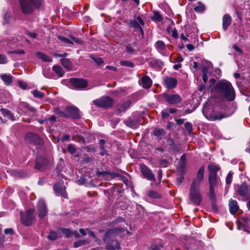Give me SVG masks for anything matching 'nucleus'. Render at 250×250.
Listing matches in <instances>:
<instances>
[{
  "label": "nucleus",
  "mask_w": 250,
  "mask_h": 250,
  "mask_svg": "<svg viewBox=\"0 0 250 250\" xmlns=\"http://www.w3.org/2000/svg\"><path fill=\"white\" fill-rule=\"evenodd\" d=\"M212 92L217 97L228 101H233L235 97V92L231 84L227 81L217 83Z\"/></svg>",
  "instance_id": "1"
},
{
  "label": "nucleus",
  "mask_w": 250,
  "mask_h": 250,
  "mask_svg": "<svg viewBox=\"0 0 250 250\" xmlns=\"http://www.w3.org/2000/svg\"><path fill=\"white\" fill-rule=\"evenodd\" d=\"M124 231V229L122 228L118 227L110 229L105 233L103 241L106 243L105 249L107 250H115L120 249V244L115 238L118 234Z\"/></svg>",
  "instance_id": "2"
},
{
  "label": "nucleus",
  "mask_w": 250,
  "mask_h": 250,
  "mask_svg": "<svg viewBox=\"0 0 250 250\" xmlns=\"http://www.w3.org/2000/svg\"><path fill=\"white\" fill-rule=\"evenodd\" d=\"M21 9L24 14L32 13L34 9H38L43 6L44 0H19Z\"/></svg>",
  "instance_id": "3"
},
{
  "label": "nucleus",
  "mask_w": 250,
  "mask_h": 250,
  "mask_svg": "<svg viewBox=\"0 0 250 250\" xmlns=\"http://www.w3.org/2000/svg\"><path fill=\"white\" fill-rule=\"evenodd\" d=\"M189 200L190 202L195 206H199L202 197L200 192L199 187L191 185L189 188Z\"/></svg>",
  "instance_id": "4"
},
{
  "label": "nucleus",
  "mask_w": 250,
  "mask_h": 250,
  "mask_svg": "<svg viewBox=\"0 0 250 250\" xmlns=\"http://www.w3.org/2000/svg\"><path fill=\"white\" fill-rule=\"evenodd\" d=\"M34 209H29L25 214L20 213L21 222L22 224L26 226H31L35 219Z\"/></svg>",
  "instance_id": "5"
},
{
  "label": "nucleus",
  "mask_w": 250,
  "mask_h": 250,
  "mask_svg": "<svg viewBox=\"0 0 250 250\" xmlns=\"http://www.w3.org/2000/svg\"><path fill=\"white\" fill-rule=\"evenodd\" d=\"M220 179L217 175H209L208 182L209 184V193L210 198L215 201L216 200V196L214 192V187L219 184Z\"/></svg>",
  "instance_id": "6"
},
{
  "label": "nucleus",
  "mask_w": 250,
  "mask_h": 250,
  "mask_svg": "<svg viewBox=\"0 0 250 250\" xmlns=\"http://www.w3.org/2000/svg\"><path fill=\"white\" fill-rule=\"evenodd\" d=\"M93 103L97 106L107 108L112 105L113 101L109 97H104L100 99L94 100Z\"/></svg>",
  "instance_id": "7"
},
{
  "label": "nucleus",
  "mask_w": 250,
  "mask_h": 250,
  "mask_svg": "<svg viewBox=\"0 0 250 250\" xmlns=\"http://www.w3.org/2000/svg\"><path fill=\"white\" fill-rule=\"evenodd\" d=\"M140 169L144 178L150 181H156L155 175L148 167L144 164L141 165Z\"/></svg>",
  "instance_id": "8"
},
{
  "label": "nucleus",
  "mask_w": 250,
  "mask_h": 250,
  "mask_svg": "<svg viewBox=\"0 0 250 250\" xmlns=\"http://www.w3.org/2000/svg\"><path fill=\"white\" fill-rule=\"evenodd\" d=\"M236 190L237 193L242 197L250 196V185H248L246 182L237 185Z\"/></svg>",
  "instance_id": "9"
},
{
  "label": "nucleus",
  "mask_w": 250,
  "mask_h": 250,
  "mask_svg": "<svg viewBox=\"0 0 250 250\" xmlns=\"http://www.w3.org/2000/svg\"><path fill=\"white\" fill-rule=\"evenodd\" d=\"M25 139L28 143L36 145H42L43 143L42 140L38 135L32 132L27 133L25 136Z\"/></svg>",
  "instance_id": "10"
},
{
  "label": "nucleus",
  "mask_w": 250,
  "mask_h": 250,
  "mask_svg": "<svg viewBox=\"0 0 250 250\" xmlns=\"http://www.w3.org/2000/svg\"><path fill=\"white\" fill-rule=\"evenodd\" d=\"M37 210L38 217L40 218L44 217L47 213V208L44 200L40 199L37 205Z\"/></svg>",
  "instance_id": "11"
},
{
  "label": "nucleus",
  "mask_w": 250,
  "mask_h": 250,
  "mask_svg": "<svg viewBox=\"0 0 250 250\" xmlns=\"http://www.w3.org/2000/svg\"><path fill=\"white\" fill-rule=\"evenodd\" d=\"M164 98L167 102L170 104H179L182 101V98L178 94H164Z\"/></svg>",
  "instance_id": "12"
},
{
  "label": "nucleus",
  "mask_w": 250,
  "mask_h": 250,
  "mask_svg": "<svg viewBox=\"0 0 250 250\" xmlns=\"http://www.w3.org/2000/svg\"><path fill=\"white\" fill-rule=\"evenodd\" d=\"M205 167L202 166L198 171L196 177L193 180L191 185L199 187L200 185L204 180Z\"/></svg>",
  "instance_id": "13"
},
{
  "label": "nucleus",
  "mask_w": 250,
  "mask_h": 250,
  "mask_svg": "<svg viewBox=\"0 0 250 250\" xmlns=\"http://www.w3.org/2000/svg\"><path fill=\"white\" fill-rule=\"evenodd\" d=\"M144 24V21L140 16L136 17V20H131L130 22V26L139 31L142 35H144V31L140 24L143 26Z\"/></svg>",
  "instance_id": "14"
},
{
  "label": "nucleus",
  "mask_w": 250,
  "mask_h": 250,
  "mask_svg": "<svg viewBox=\"0 0 250 250\" xmlns=\"http://www.w3.org/2000/svg\"><path fill=\"white\" fill-rule=\"evenodd\" d=\"M49 161L47 159L43 158L42 157H39L36 160V163L35 166V168L36 169L40 171L44 170L46 169Z\"/></svg>",
  "instance_id": "15"
},
{
  "label": "nucleus",
  "mask_w": 250,
  "mask_h": 250,
  "mask_svg": "<svg viewBox=\"0 0 250 250\" xmlns=\"http://www.w3.org/2000/svg\"><path fill=\"white\" fill-rule=\"evenodd\" d=\"M54 190L58 195L67 198V194L66 192V188L61 182L56 183L53 187Z\"/></svg>",
  "instance_id": "16"
},
{
  "label": "nucleus",
  "mask_w": 250,
  "mask_h": 250,
  "mask_svg": "<svg viewBox=\"0 0 250 250\" xmlns=\"http://www.w3.org/2000/svg\"><path fill=\"white\" fill-rule=\"evenodd\" d=\"M71 84L77 88H84L87 86V81L85 80L78 78H72L70 80Z\"/></svg>",
  "instance_id": "17"
},
{
  "label": "nucleus",
  "mask_w": 250,
  "mask_h": 250,
  "mask_svg": "<svg viewBox=\"0 0 250 250\" xmlns=\"http://www.w3.org/2000/svg\"><path fill=\"white\" fill-rule=\"evenodd\" d=\"M164 85L167 89L175 88L177 84L176 79L172 77H166L163 79Z\"/></svg>",
  "instance_id": "18"
},
{
  "label": "nucleus",
  "mask_w": 250,
  "mask_h": 250,
  "mask_svg": "<svg viewBox=\"0 0 250 250\" xmlns=\"http://www.w3.org/2000/svg\"><path fill=\"white\" fill-rule=\"evenodd\" d=\"M66 111L69 116L74 119H78L80 118L79 110L75 107H67Z\"/></svg>",
  "instance_id": "19"
},
{
  "label": "nucleus",
  "mask_w": 250,
  "mask_h": 250,
  "mask_svg": "<svg viewBox=\"0 0 250 250\" xmlns=\"http://www.w3.org/2000/svg\"><path fill=\"white\" fill-rule=\"evenodd\" d=\"M98 178L102 180H106L107 176L110 175L111 177H118L120 176V175L118 173L114 172H110L109 171H97L96 172Z\"/></svg>",
  "instance_id": "20"
},
{
  "label": "nucleus",
  "mask_w": 250,
  "mask_h": 250,
  "mask_svg": "<svg viewBox=\"0 0 250 250\" xmlns=\"http://www.w3.org/2000/svg\"><path fill=\"white\" fill-rule=\"evenodd\" d=\"M232 19L229 14H225L222 19V26L224 31H226L231 23Z\"/></svg>",
  "instance_id": "21"
},
{
  "label": "nucleus",
  "mask_w": 250,
  "mask_h": 250,
  "mask_svg": "<svg viewBox=\"0 0 250 250\" xmlns=\"http://www.w3.org/2000/svg\"><path fill=\"white\" fill-rule=\"evenodd\" d=\"M229 211L232 214L236 213L238 210L239 207L238 205L237 201L232 199L229 203Z\"/></svg>",
  "instance_id": "22"
},
{
  "label": "nucleus",
  "mask_w": 250,
  "mask_h": 250,
  "mask_svg": "<svg viewBox=\"0 0 250 250\" xmlns=\"http://www.w3.org/2000/svg\"><path fill=\"white\" fill-rule=\"evenodd\" d=\"M226 117L227 116L224 114L213 111L207 118L209 120L216 121L218 120H221Z\"/></svg>",
  "instance_id": "23"
},
{
  "label": "nucleus",
  "mask_w": 250,
  "mask_h": 250,
  "mask_svg": "<svg viewBox=\"0 0 250 250\" xmlns=\"http://www.w3.org/2000/svg\"><path fill=\"white\" fill-rule=\"evenodd\" d=\"M131 105L130 101H126L117 104V109L120 112L125 111Z\"/></svg>",
  "instance_id": "24"
},
{
  "label": "nucleus",
  "mask_w": 250,
  "mask_h": 250,
  "mask_svg": "<svg viewBox=\"0 0 250 250\" xmlns=\"http://www.w3.org/2000/svg\"><path fill=\"white\" fill-rule=\"evenodd\" d=\"M142 86L144 88H149L152 85V81L147 76H145L141 79Z\"/></svg>",
  "instance_id": "25"
},
{
  "label": "nucleus",
  "mask_w": 250,
  "mask_h": 250,
  "mask_svg": "<svg viewBox=\"0 0 250 250\" xmlns=\"http://www.w3.org/2000/svg\"><path fill=\"white\" fill-rule=\"evenodd\" d=\"M167 146H169V151L170 152H177L179 151L178 146L175 144L173 140L169 138L167 140Z\"/></svg>",
  "instance_id": "26"
},
{
  "label": "nucleus",
  "mask_w": 250,
  "mask_h": 250,
  "mask_svg": "<svg viewBox=\"0 0 250 250\" xmlns=\"http://www.w3.org/2000/svg\"><path fill=\"white\" fill-rule=\"evenodd\" d=\"M220 167L217 166L210 164L208 166V169L209 171V175H217V172L219 170Z\"/></svg>",
  "instance_id": "27"
},
{
  "label": "nucleus",
  "mask_w": 250,
  "mask_h": 250,
  "mask_svg": "<svg viewBox=\"0 0 250 250\" xmlns=\"http://www.w3.org/2000/svg\"><path fill=\"white\" fill-rule=\"evenodd\" d=\"M165 130L163 128H155L153 131V134L160 139L166 134Z\"/></svg>",
  "instance_id": "28"
},
{
  "label": "nucleus",
  "mask_w": 250,
  "mask_h": 250,
  "mask_svg": "<svg viewBox=\"0 0 250 250\" xmlns=\"http://www.w3.org/2000/svg\"><path fill=\"white\" fill-rule=\"evenodd\" d=\"M0 78L6 85H10L12 81V77L10 75L1 74L0 76Z\"/></svg>",
  "instance_id": "29"
},
{
  "label": "nucleus",
  "mask_w": 250,
  "mask_h": 250,
  "mask_svg": "<svg viewBox=\"0 0 250 250\" xmlns=\"http://www.w3.org/2000/svg\"><path fill=\"white\" fill-rule=\"evenodd\" d=\"M61 62L62 65L67 69H71L72 67L71 63L68 59L62 58L61 59Z\"/></svg>",
  "instance_id": "30"
},
{
  "label": "nucleus",
  "mask_w": 250,
  "mask_h": 250,
  "mask_svg": "<svg viewBox=\"0 0 250 250\" xmlns=\"http://www.w3.org/2000/svg\"><path fill=\"white\" fill-rule=\"evenodd\" d=\"M152 20L157 22H160L163 21V17L158 11H154L153 15L151 18Z\"/></svg>",
  "instance_id": "31"
},
{
  "label": "nucleus",
  "mask_w": 250,
  "mask_h": 250,
  "mask_svg": "<svg viewBox=\"0 0 250 250\" xmlns=\"http://www.w3.org/2000/svg\"><path fill=\"white\" fill-rule=\"evenodd\" d=\"M156 47L159 52L163 51L166 48L165 44L162 41H158L156 42Z\"/></svg>",
  "instance_id": "32"
},
{
  "label": "nucleus",
  "mask_w": 250,
  "mask_h": 250,
  "mask_svg": "<svg viewBox=\"0 0 250 250\" xmlns=\"http://www.w3.org/2000/svg\"><path fill=\"white\" fill-rule=\"evenodd\" d=\"M205 10V6L201 2H198L197 5L194 7V10L197 12H202Z\"/></svg>",
  "instance_id": "33"
},
{
  "label": "nucleus",
  "mask_w": 250,
  "mask_h": 250,
  "mask_svg": "<svg viewBox=\"0 0 250 250\" xmlns=\"http://www.w3.org/2000/svg\"><path fill=\"white\" fill-rule=\"evenodd\" d=\"M53 70L59 77H62L64 74V72L62 70V68L60 66H54L53 67Z\"/></svg>",
  "instance_id": "34"
},
{
  "label": "nucleus",
  "mask_w": 250,
  "mask_h": 250,
  "mask_svg": "<svg viewBox=\"0 0 250 250\" xmlns=\"http://www.w3.org/2000/svg\"><path fill=\"white\" fill-rule=\"evenodd\" d=\"M37 54L38 57L44 62H50L52 61V59L51 58H50L48 56L42 53L39 52L37 53Z\"/></svg>",
  "instance_id": "35"
},
{
  "label": "nucleus",
  "mask_w": 250,
  "mask_h": 250,
  "mask_svg": "<svg viewBox=\"0 0 250 250\" xmlns=\"http://www.w3.org/2000/svg\"><path fill=\"white\" fill-rule=\"evenodd\" d=\"M59 237L58 234L57 232L54 231H50L49 234L47 236V238L51 241H54Z\"/></svg>",
  "instance_id": "36"
},
{
  "label": "nucleus",
  "mask_w": 250,
  "mask_h": 250,
  "mask_svg": "<svg viewBox=\"0 0 250 250\" xmlns=\"http://www.w3.org/2000/svg\"><path fill=\"white\" fill-rule=\"evenodd\" d=\"M60 229L63 235L67 238L70 237L72 235V231L69 229L61 228Z\"/></svg>",
  "instance_id": "37"
},
{
  "label": "nucleus",
  "mask_w": 250,
  "mask_h": 250,
  "mask_svg": "<svg viewBox=\"0 0 250 250\" xmlns=\"http://www.w3.org/2000/svg\"><path fill=\"white\" fill-rule=\"evenodd\" d=\"M88 244V242L85 240H80L74 243V247L75 248H78L82 246Z\"/></svg>",
  "instance_id": "38"
},
{
  "label": "nucleus",
  "mask_w": 250,
  "mask_h": 250,
  "mask_svg": "<svg viewBox=\"0 0 250 250\" xmlns=\"http://www.w3.org/2000/svg\"><path fill=\"white\" fill-rule=\"evenodd\" d=\"M32 93L34 95V96L36 98H42L44 97V94L43 93L38 90H34L32 91Z\"/></svg>",
  "instance_id": "39"
},
{
  "label": "nucleus",
  "mask_w": 250,
  "mask_h": 250,
  "mask_svg": "<svg viewBox=\"0 0 250 250\" xmlns=\"http://www.w3.org/2000/svg\"><path fill=\"white\" fill-rule=\"evenodd\" d=\"M147 195L152 198H159L160 197L159 194L156 191L153 190L148 191Z\"/></svg>",
  "instance_id": "40"
},
{
  "label": "nucleus",
  "mask_w": 250,
  "mask_h": 250,
  "mask_svg": "<svg viewBox=\"0 0 250 250\" xmlns=\"http://www.w3.org/2000/svg\"><path fill=\"white\" fill-rule=\"evenodd\" d=\"M120 64L123 66L130 67H133L134 66V64L132 62L127 61H121Z\"/></svg>",
  "instance_id": "41"
},
{
  "label": "nucleus",
  "mask_w": 250,
  "mask_h": 250,
  "mask_svg": "<svg viewBox=\"0 0 250 250\" xmlns=\"http://www.w3.org/2000/svg\"><path fill=\"white\" fill-rule=\"evenodd\" d=\"M58 39L63 42L65 43H67V44H73V42L70 40L69 39L64 37H63V36H59L58 37Z\"/></svg>",
  "instance_id": "42"
},
{
  "label": "nucleus",
  "mask_w": 250,
  "mask_h": 250,
  "mask_svg": "<svg viewBox=\"0 0 250 250\" xmlns=\"http://www.w3.org/2000/svg\"><path fill=\"white\" fill-rule=\"evenodd\" d=\"M185 127L188 134H190L192 133V126L191 123L189 122L186 123L185 124Z\"/></svg>",
  "instance_id": "43"
},
{
  "label": "nucleus",
  "mask_w": 250,
  "mask_h": 250,
  "mask_svg": "<svg viewBox=\"0 0 250 250\" xmlns=\"http://www.w3.org/2000/svg\"><path fill=\"white\" fill-rule=\"evenodd\" d=\"M0 110H1L2 114L4 116H6L7 118H8L9 119H10L11 118L12 115H11L10 111L9 110L4 109V108H2V109H1Z\"/></svg>",
  "instance_id": "44"
},
{
  "label": "nucleus",
  "mask_w": 250,
  "mask_h": 250,
  "mask_svg": "<svg viewBox=\"0 0 250 250\" xmlns=\"http://www.w3.org/2000/svg\"><path fill=\"white\" fill-rule=\"evenodd\" d=\"M67 149L69 152L71 154H74L76 152V147L75 145L69 144L67 146Z\"/></svg>",
  "instance_id": "45"
},
{
  "label": "nucleus",
  "mask_w": 250,
  "mask_h": 250,
  "mask_svg": "<svg viewBox=\"0 0 250 250\" xmlns=\"http://www.w3.org/2000/svg\"><path fill=\"white\" fill-rule=\"evenodd\" d=\"M3 18L6 23L8 24L11 22V16L9 13L6 12L4 14Z\"/></svg>",
  "instance_id": "46"
},
{
  "label": "nucleus",
  "mask_w": 250,
  "mask_h": 250,
  "mask_svg": "<svg viewBox=\"0 0 250 250\" xmlns=\"http://www.w3.org/2000/svg\"><path fill=\"white\" fill-rule=\"evenodd\" d=\"M25 53V52L22 49H18L15 50L13 51H10L8 52V54H24Z\"/></svg>",
  "instance_id": "47"
},
{
  "label": "nucleus",
  "mask_w": 250,
  "mask_h": 250,
  "mask_svg": "<svg viewBox=\"0 0 250 250\" xmlns=\"http://www.w3.org/2000/svg\"><path fill=\"white\" fill-rule=\"evenodd\" d=\"M126 52L129 54H133L135 53V50L132 47V46L128 44L125 47Z\"/></svg>",
  "instance_id": "48"
},
{
  "label": "nucleus",
  "mask_w": 250,
  "mask_h": 250,
  "mask_svg": "<svg viewBox=\"0 0 250 250\" xmlns=\"http://www.w3.org/2000/svg\"><path fill=\"white\" fill-rule=\"evenodd\" d=\"M232 174L229 172L226 178V182L227 184H230L232 182Z\"/></svg>",
  "instance_id": "49"
},
{
  "label": "nucleus",
  "mask_w": 250,
  "mask_h": 250,
  "mask_svg": "<svg viewBox=\"0 0 250 250\" xmlns=\"http://www.w3.org/2000/svg\"><path fill=\"white\" fill-rule=\"evenodd\" d=\"M70 37L71 39V40H73L75 43L79 44H83V42L82 41V40L77 38L73 36H70Z\"/></svg>",
  "instance_id": "50"
},
{
  "label": "nucleus",
  "mask_w": 250,
  "mask_h": 250,
  "mask_svg": "<svg viewBox=\"0 0 250 250\" xmlns=\"http://www.w3.org/2000/svg\"><path fill=\"white\" fill-rule=\"evenodd\" d=\"M7 62V57L5 55L0 54V64L6 63Z\"/></svg>",
  "instance_id": "51"
},
{
  "label": "nucleus",
  "mask_w": 250,
  "mask_h": 250,
  "mask_svg": "<svg viewBox=\"0 0 250 250\" xmlns=\"http://www.w3.org/2000/svg\"><path fill=\"white\" fill-rule=\"evenodd\" d=\"M18 83L19 85L23 89H25L27 86L26 83L22 81H19Z\"/></svg>",
  "instance_id": "52"
},
{
  "label": "nucleus",
  "mask_w": 250,
  "mask_h": 250,
  "mask_svg": "<svg viewBox=\"0 0 250 250\" xmlns=\"http://www.w3.org/2000/svg\"><path fill=\"white\" fill-rule=\"evenodd\" d=\"M169 115V113L168 110L164 109L162 111V115L164 118H167Z\"/></svg>",
  "instance_id": "53"
},
{
  "label": "nucleus",
  "mask_w": 250,
  "mask_h": 250,
  "mask_svg": "<svg viewBox=\"0 0 250 250\" xmlns=\"http://www.w3.org/2000/svg\"><path fill=\"white\" fill-rule=\"evenodd\" d=\"M94 60L98 64H102L104 62L103 59L101 58H94Z\"/></svg>",
  "instance_id": "54"
},
{
  "label": "nucleus",
  "mask_w": 250,
  "mask_h": 250,
  "mask_svg": "<svg viewBox=\"0 0 250 250\" xmlns=\"http://www.w3.org/2000/svg\"><path fill=\"white\" fill-rule=\"evenodd\" d=\"M162 247L157 245H152L149 250H160Z\"/></svg>",
  "instance_id": "55"
},
{
  "label": "nucleus",
  "mask_w": 250,
  "mask_h": 250,
  "mask_svg": "<svg viewBox=\"0 0 250 250\" xmlns=\"http://www.w3.org/2000/svg\"><path fill=\"white\" fill-rule=\"evenodd\" d=\"M4 233L6 234H13V230L11 228L6 229L4 230Z\"/></svg>",
  "instance_id": "56"
},
{
  "label": "nucleus",
  "mask_w": 250,
  "mask_h": 250,
  "mask_svg": "<svg viewBox=\"0 0 250 250\" xmlns=\"http://www.w3.org/2000/svg\"><path fill=\"white\" fill-rule=\"evenodd\" d=\"M86 230L87 231V233L88 234V235L90 236H91L94 238H96V236L95 235V234L93 232L90 231L89 229H87Z\"/></svg>",
  "instance_id": "57"
},
{
  "label": "nucleus",
  "mask_w": 250,
  "mask_h": 250,
  "mask_svg": "<svg viewBox=\"0 0 250 250\" xmlns=\"http://www.w3.org/2000/svg\"><path fill=\"white\" fill-rule=\"evenodd\" d=\"M27 35L30 38L35 39L37 37V34L35 33H32V32H28L27 33Z\"/></svg>",
  "instance_id": "58"
},
{
  "label": "nucleus",
  "mask_w": 250,
  "mask_h": 250,
  "mask_svg": "<svg viewBox=\"0 0 250 250\" xmlns=\"http://www.w3.org/2000/svg\"><path fill=\"white\" fill-rule=\"evenodd\" d=\"M183 179H184V177L182 176H181L179 178H178L177 179V181H176L177 185L180 186L181 185V184L183 182Z\"/></svg>",
  "instance_id": "59"
},
{
  "label": "nucleus",
  "mask_w": 250,
  "mask_h": 250,
  "mask_svg": "<svg viewBox=\"0 0 250 250\" xmlns=\"http://www.w3.org/2000/svg\"><path fill=\"white\" fill-rule=\"evenodd\" d=\"M158 178L159 179V183H160L162 178V171L161 169H159L158 171Z\"/></svg>",
  "instance_id": "60"
},
{
  "label": "nucleus",
  "mask_w": 250,
  "mask_h": 250,
  "mask_svg": "<svg viewBox=\"0 0 250 250\" xmlns=\"http://www.w3.org/2000/svg\"><path fill=\"white\" fill-rule=\"evenodd\" d=\"M160 164L161 166L166 167L168 164V162L166 160H161L160 161Z\"/></svg>",
  "instance_id": "61"
},
{
  "label": "nucleus",
  "mask_w": 250,
  "mask_h": 250,
  "mask_svg": "<svg viewBox=\"0 0 250 250\" xmlns=\"http://www.w3.org/2000/svg\"><path fill=\"white\" fill-rule=\"evenodd\" d=\"M172 36L175 38H177L178 37V34L177 31L176 29H174L172 31Z\"/></svg>",
  "instance_id": "62"
},
{
  "label": "nucleus",
  "mask_w": 250,
  "mask_h": 250,
  "mask_svg": "<svg viewBox=\"0 0 250 250\" xmlns=\"http://www.w3.org/2000/svg\"><path fill=\"white\" fill-rule=\"evenodd\" d=\"M58 113L61 117H67L68 116L63 111H61L60 110H59L58 112Z\"/></svg>",
  "instance_id": "63"
},
{
  "label": "nucleus",
  "mask_w": 250,
  "mask_h": 250,
  "mask_svg": "<svg viewBox=\"0 0 250 250\" xmlns=\"http://www.w3.org/2000/svg\"><path fill=\"white\" fill-rule=\"evenodd\" d=\"M187 49L189 51H192L194 49V46L191 44H188L186 45Z\"/></svg>",
  "instance_id": "64"
}]
</instances>
